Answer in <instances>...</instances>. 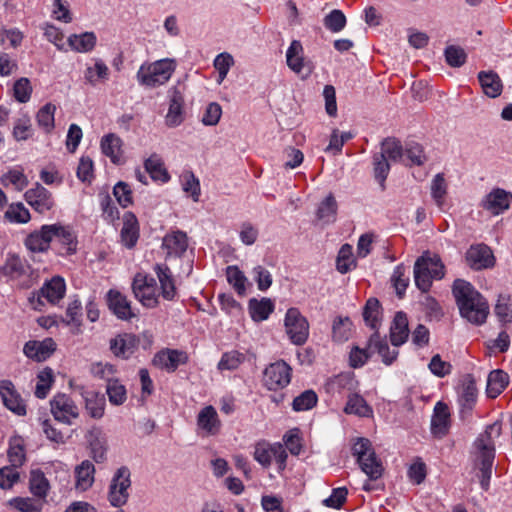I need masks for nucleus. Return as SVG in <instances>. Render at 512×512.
<instances>
[{
    "instance_id": "obj_1",
    "label": "nucleus",
    "mask_w": 512,
    "mask_h": 512,
    "mask_svg": "<svg viewBox=\"0 0 512 512\" xmlns=\"http://www.w3.org/2000/svg\"><path fill=\"white\" fill-rule=\"evenodd\" d=\"M502 433V424L499 421L486 426L473 443L471 452L474 467L480 471V485L487 491L492 477V469L495 459V440Z\"/></svg>"
},
{
    "instance_id": "obj_2",
    "label": "nucleus",
    "mask_w": 512,
    "mask_h": 512,
    "mask_svg": "<svg viewBox=\"0 0 512 512\" xmlns=\"http://www.w3.org/2000/svg\"><path fill=\"white\" fill-rule=\"evenodd\" d=\"M452 292L463 318L475 325L485 323L489 314V305L472 284L462 279H456Z\"/></svg>"
},
{
    "instance_id": "obj_3",
    "label": "nucleus",
    "mask_w": 512,
    "mask_h": 512,
    "mask_svg": "<svg viewBox=\"0 0 512 512\" xmlns=\"http://www.w3.org/2000/svg\"><path fill=\"white\" fill-rule=\"evenodd\" d=\"M413 272L417 288L427 292L432 286L433 279L440 280L444 277L445 266L437 254L426 251L415 261Z\"/></svg>"
},
{
    "instance_id": "obj_4",
    "label": "nucleus",
    "mask_w": 512,
    "mask_h": 512,
    "mask_svg": "<svg viewBox=\"0 0 512 512\" xmlns=\"http://www.w3.org/2000/svg\"><path fill=\"white\" fill-rule=\"evenodd\" d=\"M176 69L174 59L164 58L154 62L143 63L137 73L136 79L139 85L146 88H157L169 81Z\"/></svg>"
},
{
    "instance_id": "obj_5",
    "label": "nucleus",
    "mask_w": 512,
    "mask_h": 512,
    "mask_svg": "<svg viewBox=\"0 0 512 512\" xmlns=\"http://www.w3.org/2000/svg\"><path fill=\"white\" fill-rule=\"evenodd\" d=\"M352 455L356 457L361 470L370 480H377L382 476L384 471L383 465L378 459L369 439L357 438L352 446Z\"/></svg>"
},
{
    "instance_id": "obj_6",
    "label": "nucleus",
    "mask_w": 512,
    "mask_h": 512,
    "mask_svg": "<svg viewBox=\"0 0 512 512\" xmlns=\"http://www.w3.org/2000/svg\"><path fill=\"white\" fill-rule=\"evenodd\" d=\"M285 332L294 345H304L310 333V325L307 318L302 315L298 308L291 307L287 310L284 318Z\"/></svg>"
},
{
    "instance_id": "obj_7",
    "label": "nucleus",
    "mask_w": 512,
    "mask_h": 512,
    "mask_svg": "<svg viewBox=\"0 0 512 512\" xmlns=\"http://www.w3.org/2000/svg\"><path fill=\"white\" fill-rule=\"evenodd\" d=\"M131 472L128 467L121 466L114 473L108 491V500L113 507L125 505L129 498Z\"/></svg>"
},
{
    "instance_id": "obj_8",
    "label": "nucleus",
    "mask_w": 512,
    "mask_h": 512,
    "mask_svg": "<svg viewBox=\"0 0 512 512\" xmlns=\"http://www.w3.org/2000/svg\"><path fill=\"white\" fill-rule=\"evenodd\" d=\"M132 290L143 306L154 308L158 305L156 281L153 277L137 273L133 279Z\"/></svg>"
},
{
    "instance_id": "obj_9",
    "label": "nucleus",
    "mask_w": 512,
    "mask_h": 512,
    "mask_svg": "<svg viewBox=\"0 0 512 512\" xmlns=\"http://www.w3.org/2000/svg\"><path fill=\"white\" fill-rule=\"evenodd\" d=\"M286 64L288 68L302 78L309 77L315 65L304 56V48L299 40H293L286 51Z\"/></svg>"
},
{
    "instance_id": "obj_10",
    "label": "nucleus",
    "mask_w": 512,
    "mask_h": 512,
    "mask_svg": "<svg viewBox=\"0 0 512 512\" xmlns=\"http://www.w3.org/2000/svg\"><path fill=\"white\" fill-rule=\"evenodd\" d=\"M291 372V367L285 361H276L264 370L263 383L272 391L283 389L291 381Z\"/></svg>"
},
{
    "instance_id": "obj_11",
    "label": "nucleus",
    "mask_w": 512,
    "mask_h": 512,
    "mask_svg": "<svg viewBox=\"0 0 512 512\" xmlns=\"http://www.w3.org/2000/svg\"><path fill=\"white\" fill-rule=\"evenodd\" d=\"M3 272L10 278L19 280V285L23 288L31 287L38 278L31 267L17 256H12L6 261Z\"/></svg>"
},
{
    "instance_id": "obj_12",
    "label": "nucleus",
    "mask_w": 512,
    "mask_h": 512,
    "mask_svg": "<svg viewBox=\"0 0 512 512\" xmlns=\"http://www.w3.org/2000/svg\"><path fill=\"white\" fill-rule=\"evenodd\" d=\"M51 413L55 420L71 425L79 417V409L74 401L64 393L56 394L50 401Z\"/></svg>"
},
{
    "instance_id": "obj_13",
    "label": "nucleus",
    "mask_w": 512,
    "mask_h": 512,
    "mask_svg": "<svg viewBox=\"0 0 512 512\" xmlns=\"http://www.w3.org/2000/svg\"><path fill=\"white\" fill-rule=\"evenodd\" d=\"M465 259L473 270L489 269L495 265L493 251L483 243L471 245L466 251Z\"/></svg>"
},
{
    "instance_id": "obj_14",
    "label": "nucleus",
    "mask_w": 512,
    "mask_h": 512,
    "mask_svg": "<svg viewBox=\"0 0 512 512\" xmlns=\"http://www.w3.org/2000/svg\"><path fill=\"white\" fill-rule=\"evenodd\" d=\"M512 193L502 188H493L481 200V207L493 215H500L510 208Z\"/></svg>"
},
{
    "instance_id": "obj_15",
    "label": "nucleus",
    "mask_w": 512,
    "mask_h": 512,
    "mask_svg": "<svg viewBox=\"0 0 512 512\" xmlns=\"http://www.w3.org/2000/svg\"><path fill=\"white\" fill-rule=\"evenodd\" d=\"M139 339L132 333H120L109 341L113 355L120 359H129L138 349Z\"/></svg>"
},
{
    "instance_id": "obj_16",
    "label": "nucleus",
    "mask_w": 512,
    "mask_h": 512,
    "mask_svg": "<svg viewBox=\"0 0 512 512\" xmlns=\"http://www.w3.org/2000/svg\"><path fill=\"white\" fill-rule=\"evenodd\" d=\"M197 430L202 436H215L221 430V420L212 405L202 408L197 415Z\"/></svg>"
},
{
    "instance_id": "obj_17",
    "label": "nucleus",
    "mask_w": 512,
    "mask_h": 512,
    "mask_svg": "<svg viewBox=\"0 0 512 512\" xmlns=\"http://www.w3.org/2000/svg\"><path fill=\"white\" fill-rule=\"evenodd\" d=\"M24 198L33 209L41 214L50 211L55 204L52 193L39 183L27 190Z\"/></svg>"
},
{
    "instance_id": "obj_18",
    "label": "nucleus",
    "mask_w": 512,
    "mask_h": 512,
    "mask_svg": "<svg viewBox=\"0 0 512 512\" xmlns=\"http://www.w3.org/2000/svg\"><path fill=\"white\" fill-rule=\"evenodd\" d=\"M86 442L90 449L91 457L97 463H102L106 460L108 445L107 438L101 428L92 427L85 435Z\"/></svg>"
},
{
    "instance_id": "obj_19",
    "label": "nucleus",
    "mask_w": 512,
    "mask_h": 512,
    "mask_svg": "<svg viewBox=\"0 0 512 512\" xmlns=\"http://www.w3.org/2000/svg\"><path fill=\"white\" fill-rule=\"evenodd\" d=\"M0 395L7 409L18 416L26 415V405L10 380L0 382Z\"/></svg>"
},
{
    "instance_id": "obj_20",
    "label": "nucleus",
    "mask_w": 512,
    "mask_h": 512,
    "mask_svg": "<svg viewBox=\"0 0 512 512\" xmlns=\"http://www.w3.org/2000/svg\"><path fill=\"white\" fill-rule=\"evenodd\" d=\"M477 395L478 390L475 379L471 374L465 375L458 388V401L461 406V413H469L473 409L477 401Z\"/></svg>"
},
{
    "instance_id": "obj_21",
    "label": "nucleus",
    "mask_w": 512,
    "mask_h": 512,
    "mask_svg": "<svg viewBox=\"0 0 512 512\" xmlns=\"http://www.w3.org/2000/svg\"><path fill=\"white\" fill-rule=\"evenodd\" d=\"M56 344L52 338H46L42 341L30 340L25 343L23 353L29 359L36 362H42L48 359L55 351Z\"/></svg>"
},
{
    "instance_id": "obj_22",
    "label": "nucleus",
    "mask_w": 512,
    "mask_h": 512,
    "mask_svg": "<svg viewBox=\"0 0 512 512\" xmlns=\"http://www.w3.org/2000/svg\"><path fill=\"white\" fill-rule=\"evenodd\" d=\"M52 239L61 245L59 253L71 255L77 250V239L70 227L52 224Z\"/></svg>"
},
{
    "instance_id": "obj_23",
    "label": "nucleus",
    "mask_w": 512,
    "mask_h": 512,
    "mask_svg": "<svg viewBox=\"0 0 512 512\" xmlns=\"http://www.w3.org/2000/svg\"><path fill=\"white\" fill-rule=\"evenodd\" d=\"M107 303L109 309L118 319L127 321L136 316L132 311L130 301L119 291L109 290L107 293Z\"/></svg>"
},
{
    "instance_id": "obj_24",
    "label": "nucleus",
    "mask_w": 512,
    "mask_h": 512,
    "mask_svg": "<svg viewBox=\"0 0 512 512\" xmlns=\"http://www.w3.org/2000/svg\"><path fill=\"white\" fill-rule=\"evenodd\" d=\"M154 271L160 283L161 295L165 300L173 301L177 296L175 280L170 268L165 263L156 264Z\"/></svg>"
},
{
    "instance_id": "obj_25",
    "label": "nucleus",
    "mask_w": 512,
    "mask_h": 512,
    "mask_svg": "<svg viewBox=\"0 0 512 512\" xmlns=\"http://www.w3.org/2000/svg\"><path fill=\"white\" fill-rule=\"evenodd\" d=\"M100 146L102 153L109 157L112 163L121 164L123 162V141L118 135L114 133L104 135Z\"/></svg>"
},
{
    "instance_id": "obj_26",
    "label": "nucleus",
    "mask_w": 512,
    "mask_h": 512,
    "mask_svg": "<svg viewBox=\"0 0 512 512\" xmlns=\"http://www.w3.org/2000/svg\"><path fill=\"white\" fill-rule=\"evenodd\" d=\"M483 93L489 98H497L503 91V83L499 75L492 71H480L477 75Z\"/></svg>"
},
{
    "instance_id": "obj_27",
    "label": "nucleus",
    "mask_w": 512,
    "mask_h": 512,
    "mask_svg": "<svg viewBox=\"0 0 512 512\" xmlns=\"http://www.w3.org/2000/svg\"><path fill=\"white\" fill-rule=\"evenodd\" d=\"M52 239L51 225H43L39 231L31 233L25 240L26 247L33 252L46 251Z\"/></svg>"
},
{
    "instance_id": "obj_28",
    "label": "nucleus",
    "mask_w": 512,
    "mask_h": 512,
    "mask_svg": "<svg viewBox=\"0 0 512 512\" xmlns=\"http://www.w3.org/2000/svg\"><path fill=\"white\" fill-rule=\"evenodd\" d=\"M120 236L125 247L131 249L136 245L139 238V225L136 216L132 212L124 214Z\"/></svg>"
},
{
    "instance_id": "obj_29",
    "label": "nucleus",
    "mask_w": 512,
    "mask_h": 512,
    "mask_svg": "<svg viewBox=\"0 0 512 512\" xmlns=\"http://www.w3.org/2000/svg\"><path fill=\"white\" fill-rule=\"evenodd\" d=\"M450 425V411L447 404L439 401L434 407L431 419V430L435 435L444 436Z\"/></svg>"
},
{
    "instance_id": "obj_30",
    "label": "nucleus",
    "mask_w": 512,
    "mask_h": 512,
    "mask_svg": "<svg viewBox=\"0 0 512 512\" xmlns=\"http://www.w3.org/2000/svg\"><path fill=\"white\" fill-rule=\"evenodd\" d=\"M186 356L178 350L166 349L158 352L153 358V364L161 369L175 371L180 363H184Z\"/></svg>"
},
{
    "instance_id": "obj_31",
    "label": "nucleus",
    "mask_w": 512,
    "mask_h": 512,
    "mask_svg": "<svg viewBox=\"0 0 512 512\" xmlns=\"http://www.w3.org/2000/svg\"><path fill=\"white\" fill-rule=\"evenodd\" d=\"M409 335L408 319L404 312H397L391 327H390V340L392 345L398 347L406 342Z\"/></svg>"
},
{
    "instance_id": "obj_32",
    "label": "nucleus",
    "mask_w": 512,
    "mask_h": 512,
    "mask_svg": "<svg viewBox=\"0 0 512 512\" xmlns=\"http://www.w3.org/2000/svg\"><path fill=\"white\" fill-rule=\"evenodd\" d=\"M368 348L372 352H377L385 365H391L398 356V350L390 349L387 341L381 339L378 332H374L368 342Z\"/></svg>"
},
{
    "instance_id": "obj_33",
    "label": "nucleus",
    "mask_w": 512,
    "mask_h": 512,
    "mask_svg": "<svg viewBox=\"0 0 512 512\" xmlns=\"http://www.w3.org/2000/svg\"><path fill=\"white\" fill-rule=\"evenodd\" d=\"M183 96L176 88L172 91L165 123L168 127H177L183 122Z\"/></svg>"
},
{
    "instance_id": "obj_34",
    "label": "nucleus",
    "mask_w": 512,
    "mask_h": 512,
    "mask_svg": "<svg viewBox=\"0 0 512 512\" xmlns=\"http://www.w3.org/2000/svg\"><path fill=\"white\" fill-rule=\"evenodd\" d=\"M95 467L89 460L82 461L75 468V488L79 491L88 490L94 483Z\"/></svg>"
},
{
    "instance_id": "obj_35",
    "label": "nucleus",
    "mask_w": 512,
    "mask_h": 512,
    "mask_svg": "<svg viewBox=\"0 0 512 512\" xmlns=\"http://www.w3.org/2000/svg\"><path fill=\"white\" fill-rule=\"evenodd\" d=\"M162 245L167 250L168 255L180 256L187 250V235L179 230L174 231L163 238Z\"/></svg>"
},
{
    "instance_id": "obj_36",
    "label": "nucleus",
    "mask_w": 512,
    "mask_h": 512,
    "mask_svg": "<svg viewBox=\"0 0 512 512\" xmlns=\"http://www.w3.org/2000/svg\"><path fill=\"white\" fill-rule=\"evenodd\" d=\"M66 285L64 279L56 276L47 281L40 290V296L52 304L59 302L65 294Z\"/></svg>"
},
{
    "instance_id": "obj_37",
    "label": "nucleus",
    "mask_w": 512,
    "mask_h": 512,
    "mask_svg": "<svg viewBox=\"0 0 512 512\" xmlns=\"http://www.w3.org/2000/svg\"><path fill=\"white\" fill-rule=\"evenodd\" d=\"M509 376L503 370L497 369L489 373L487 378L486 393L490 398H496L507 387Z\"/></svg>"
},
{
    "instance_id": "obj_38",
    "label": "nucleus",
    "mask_w": 512,
    "mask_h": 512,
    "mask_svg": "<svg viewBox=\"0 0 512 512\" xmlns=\"http://www.w3.org/2000/svg\"><path fill=\"white\" fill-rule=\"evenodd\" d=\"M81 396L85 401V407L92 418L99 419L104 415L105 399L94 391L81 388Z\"/></svg>"
},
{
    "instance_id": "obj_39",
    "label": "nucleus",
    "mask_w": 512,
    "mask_h": 512,
    "mask_svg": "<svg viewBox=\"0 0 512 512\" xmlns=\"http://www.w3.org/2000/svg\"><path fill=\"white\" fill-rule=\"evenodd\" d=\"M50 484L43 471L33 469L30 471L29 490L39 499H45L48 495Z\"/></svg>"
},
{
    "instance_id": "obj_40",
    "label": "nucleus",
    "mask_w": 512,
    "mask_h": 512,
    "mask_svg": "<svg viewBox=\"0 0 512 512\" xmlns=\"http://www.w3.org/2000/svg\"><path fill=\"white\" fill-rule=\"evenodd\" d=\"M248 309L251 318L255 322H261L268 319L270 314L274 311V304L269 298H263L261 300L253 298L249 300Z\"/></svg>"
},
{
    "instance_id": "obj_41",
    "label": "nucleus",
    "mask_w": 512,
    "mask_h": 512,
    "mask_svg": "<svg viewBox=\"0 0 512 512\" xmlns=\"http://www.w3.org/2000/svg\"><path fill=\"white\" fill-rule=\"evenodd\" d=\"M144 166L146 172L149 173L153 180L160 181L162 183L169 181L170 176L164 167L162 158L159 155L152 154L148 159H146Z\"/></svg>"
},
{
    "instance_id": "obj_42",
    "label": "nucleus",
    "mask_w": 512,
    "mask_h": 512,
    "mask_svg": "<svg viewBox=\"0 0 512 512\" xmlns=\"http://www.w3.org/2000/svg\"><path fill=\"white\" fill-rule=\"evenodd\" d=\"M97 38L93 32L72 34L68 38V44L72 50L80 53L92 51L96 45Z\"/></svg>"
},
{
    "instance_id": "obj_43",
    "label": "nucleus",
    "mask_w": 512,
    "mask_h": 512,
    "mask_svg": "<svg viewBox=\"0 0 512 512\" xmlns=\"http://www.w3.org/2000/svg\"><path fill=\"white\" fill-rule=\"evenodd\" d=\"M337 202L333 194H329L326 198L319 204L316 216L319 221L324 224H330L336 221L337 215Z\"/></svg>"
},
{
    "instance_id": "obj_44",
    "label": "nucleus",
    "mask_w": 512,
    "mask_h": 512,
    "mask_svg": "<svg viewBox=\"0 0 512 512\" xmlns=\"http://www.w3.org/2000/svg\"><path fill=\"white\" fill-rule=\"evenodd\" d=\"M109 78V68L101 60L96 59L93 66H88L84 72V79L92 86H96L99 82H104Z\"/></svg>"
},
{
    "instance_id": "obj_45",
    "label": "nucleus",
    "mask_w": 512,
    "mask_h": 512,
    "mask_svg": "<svg viewBox=\"0 0 512 512\" xmlns=\"http://www.w3.org/2000/svg\"><path fill=\"white\" fill-rule=\"evenodd\" d=\"M344 412L360 417H370L373 414L372 408L367 404L366 400L358 394L349 395Z\"/></svg>"
},
{
    "instance_id": "obj_46",
    "label": "nucleus",
    "mask_w": 512,
    "mask_h": 512,
    "mask_svg": "<svg viewBox=\"0 0 512 512\" xmlns=\"http://www.w3.org/2000/svg\"><path fill=\"white\" fill-rule=\"evenodd\" d=\"M7 457L10 462V466L13 468H19L25 463V447L24 442L20 437H15L10 440Z\"/></svg>"
},
{
    "instance_id": "obj_47",
    "label": "nucleus",
    "mask_w": 512,
    "mask_h": 512,
    "mask_svg": "<svg viewBox=\"0 0 512 512\" xmlns=\"http://www.w3.org/2000/svg\"><path fill=\"white\" fill-rule=\"evenodd\" d=\"M404 150L400 141L395 138H385L381 142V151L378 155H383L384 158L391 161L401 160L404 157Z\"/></svg>"
},
{
    "instance_id": "obj_48",
    "label": "nucleus",
    "mask_w": 512,
    "mask_h": 512,
    "mask_svg": "<svg viewBox=\"0 0 512 512\" xmlns=\"http://www.w3.org/2000/svg\"><path fill=\"white\" fill-rule=\"evenodd\" d=\"M447 183L444 178V174L438 173L434 176L431 181V197L435 204L442 209L445 204V198L447 195Z\"/></svg>"
},
{
    "instance_id": "obj_49",
    "label": "nucleus",
    "mask_w": 512,
    "mask_h": 512,
    "mask_svg": "<svg viewBox=\"0 0 512 512\" xmlns=\"http://www.w3.org/2000/svg\"><path fill=\"white\" fill-rule=\"evenodd\" d=\"M37 380L35 396L39 399H44L47 397L54 382L53 370L49 367L44 368L38 373Z\"/></svg>"
},
{
    "instance_id": "obj_50",
    "label": "nucleus",
    "mask_w": 512,
    "mask_h": 512,
    "mask_svg": "<svg viewBox=\"0 0 512 512\" xmlns=\"http://www.w3.org/2000/svg\"><path fill=\"white\" fill-rule=\"evenodd\" d=\"M245 359V354L237 350H231L222 354L221 359L217 364V368L219 371H233L236 370L245 361Z\"/></svg>"
},
{
    "instance_id": "obj_51",
    "label": "nucleus",
    "mask_w": 512,
    "mask_h": 512,
    "mask_svg": "<svg viewBox=\"0 0 512 512\" xmlns=\"http://www.w3.org/2000/svg\"><path fill=\"white\" fill-rule=\"evenodd\" d=\"M56 106L52 103L45 104L37 113L36 119L38 126L46 133H50L55 126L54 115Z\"/></svg>"
},
{
    "instance_id": "obj_52",
    "label": "nucleus",
    "mask_w": 512,
    "mask_h": 512,
    "mask_svg": "<svg viewBox=\"0 0 512 512\" xmlns=\"http://www.w3.org/2000/svg\"><path fill=\"white\" fill-rule=\"evenodd\" d=\"M8 505L20 512H40L43 508L41 499L35 500L30 497H14L8 501Z\"/></svg>"
},
{
    "instance_id": "obj_53",
    "label": "nucleus",
    "mask_w": 512,
    "mask_h": 512,
    "mask_svg": "<svg viewBox=\"0 0 512 512\" xmlns=\"http://www.w3.org/2000/svg\"><path fill=\"white\" fill-rule=\"evenodd\" d=\"M182 189L189 194L194 202H198L201 195L199 179L190 171L181 176Z\"/></svg>"
},
{
    "instance_id": "obj_54",
    "label": "nucleus",
    "mask_w": 512,
    "mask_h": 512,
    "mask_svg": "<svg viewBox=\"0 0 512 512\" xmlns=\"http://www.w3.org/2000/svg\"><path fill=\"white\" fill-rule=\"evenodd\" d=\"M324 26L333 33L342 31L346 25V16L339 9H333L323 19Z\"/></svg>"
},
{
    "instance_id": "obj_55",
    "label": "nucleus",
    "mask_w": 512,
    "mask_h": 512,
    "mask_svg": "<svg viewBox=\"0 0 512 512\" xmlns=\"http://www.w3.org/2000/svg\"><path fill=\"white\" fill-rule=\"evenodd\" d=\"M5 218L12 223H27L31 216L22 203H12L5 212Z\"/></svg>"
},
{
    "instance_id": "obj_56",
    "label": "nucleus",
    "mask_w": 512,
    "mask_h": 512,
    "mask_svg": "<svg viewBox=\"0 0 512 512\" xmlns=\"http://www.w3.org/2000/svg\"><path fill=\"white\" fill-rule=\"evenodd\" d=\"M352 322L348 317H338L334 320L332 326V336L337 342L348 340L351 332Z\"/></svg>"
},
{
    "instance_id": "obj_57",
    "label": "nucleus",
    "mask_w": 512,
    "mask_h": 512,
    "mask_svg": "<svg viewBox=\"0 0 512 512\" xmlns=\"http://www.w3.org/2000/svg\"><path fill=\"white\" fill-rule=\"evenodd\" d=\"M1 183L4 186L12 185L18 191L28 185V179L21 170L12 169L1 176Z\"/></svg>"
},
{
    "instance_id": "obj_58",
    "label": "nucleus",
    "mask_w": 512,
    "mask_h": 512,
    "mask_svg": "<svg viewBox=\"0 0 512 512\" xmlns=\"http://www.w3.org/2000/svg\"><path fill=\"white\" fill-rule=\"evenodd\" d=\"M317 401V394L313 390H306L294 398L292 407L297 412L306 411L312 409Z\"/></svg>"
},
{
    "instance_id": "obj_59",
    "label": "nucleus",
    "mask_w": 512,
    "mask_h": 512,
    "mask_svg": "<svg viewBox=\"0 0 512 512\" xmlns=\"http://www.w3.org/2000/svg\"><path fill=\"white\" fill-rule=\"evenodd\" d=\"M106 393L113 405H121L127 399L126 388L117 379L109 381L106 386Z\"/></svg>"
},
{
    "instance_id": "obj_60",
    "label": "nucleus",
    "mask_w": 512,
    "mask_h": 512,
    "mask_svg": "<svg viewBox=\"0 0 512 512\" xmlns=\"http://www.w3.org/2000/svg\"><path fill=\"white\" fill-rule=\"evenodd\" d=\"M355 266V261L352 256V247L349 244H344L338 253L336 267L337 270L345 274Z\"/></svg>"
},
{
    "instance_id": "obj_61",
    "label": "nucleus",
    "mask_w": 512,
    "mask_h": 512,
    "mask_svg": "<svg viewBox=\"0 0 512 512\" xmlns=\"http://www.w3.org/2000/svg\"><path fill=\"white\" fill-rule=\"evenodd\" d=\"M404 157L409 160V165H423L426 161V156L423 147L415 142H408L405 146Z\"/></svg>"
},
{
    "instance_id": "obj_62",
    "label": "nucleus",
    "mask_w": 512,
    "mask_h": 512,
    "mask_svg": "<svg viewBox=\"0 0 512 512\" xmlns=\"http://www.w3.org/2000/svg\"><path fill=\"white\" fill-rule=\"evenodd\" d=\"M213 65L218 71L217 82L220 84L226 78L230 68L234 65V59L228 52H223L216 56Z\"/></svg>"
},
{
    "instance_id": "obj_63",
    "label": "nucleus",
    "mask_w": 512,
    "mask_h": 512,
    "mask_svg": "<svg viewBox=\"0 0 512 512\" xmlns=\"http://www.w3.org/2000/svg\"><path fill=\"white\" fill-rule=\"evenodd\" d=\"M226 276L229 284H231L239 295H244L246 291L245 282L246 277L237 266H228L226 269Z\"/></svg>"
},
{
    "instance_id": "obj_64",
    "label": "nucleus",
    "mask_w": 512,
    "mask_h": 512,
    "mask_svg": "<svg viewBox=\"0 0 512 512\" xmlns=\"http://www.w3.org/2000/svg\"><path fill=\"white\" fill-rule=\"evenodd\" d=\"M444 54L447 64L451 67H461L467 59L464 49L455 45L447 46Z\"/></svg>"
}]
</instances>
